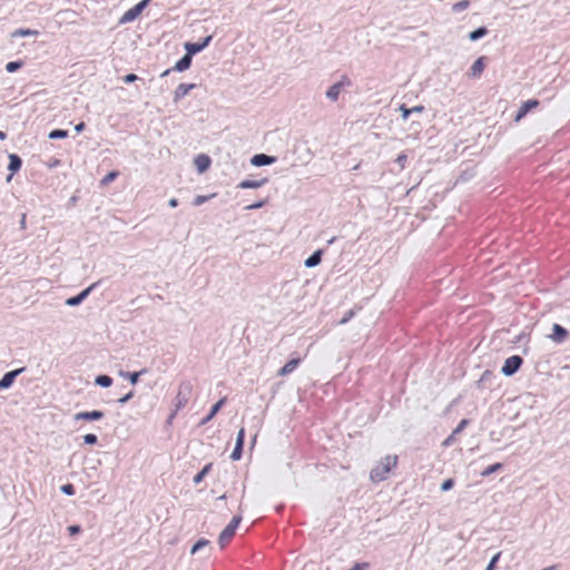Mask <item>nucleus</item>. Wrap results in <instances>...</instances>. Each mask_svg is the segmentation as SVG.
<instances>
[{
	"label": "nucleus",
	"mask_w": 570,
	"mask_h": 570,
	"mask_svg": "<svg viewBox=\"0 0 570 570\" xmlns=\"http://www.w3.org/2000/svg\"><path fill=\"white\" fill-rule=\"evenodd\" d=\"M397 455H385L371 470V481L379 483L387 479L389 473L397 465Z\"/></svg>",
	"instance_id": "1"
},
{
	"label": "nucleus",
	"mask_w": 570,
	"mask_h": 570,
	"mask_svg": "<svg viewBox=\"0 0 570 570\" xmlns=\"http://www.w3.org/2000/svg\"><path fill=\"white\" fill-rule=\"evenodd\" d=\"M242 522V515L236 514L233 517L230 522L224 528V530L220 532L218 537V543L222 549L226 547L228 541L235 535V532L237 528L239 527V523Z\"/></svg>",
	"instance_id": "2"
},
{
	"label": "nucleus",
	"mask_w": 570,
	"mask_h": 570,
	"mask_svg": "<svg viewBox=\"0 0 570 570\" xmlns=\"http://www.w3.org/2000/svg\"><path fill=\"white\" fill-rule=\"evenodd\" d=\"M193 394V384L189 381H184L180 383L177 395L175 397V407L176 411L185 407Z\"/></svg>",
	"instance_id": "3"
},
{
	"label": "nucleus",
	"mask_w": 570,
	"mask_h": 570,
	"mask_svg": "<svg viewBox=\"0 0 570 570\" xmlns=\"http://www.w3.org/2000/svg\"><path fill=\"white\" fill-rule=\"evenodd\" d=\"M351 86H352L351 79L346 75H343L341 77L340 81L335 82L334 85H332L326 90L325 96H326L327 99H330L331 101L335 102V101L338 100L341 91L344 88H347V87H351Z\"/></svg>",
	"instance_id": "4"
},
{
	"label": "nucleus",
	"mask_w": 570,
	"mask_h": 570,
	"mask_svg": "<svg viewBox=\"0 0 570 570\" xmlns=\"http://www.w3.org/2000/svg\"><path fill=\"white\" fill-rule=\"evenodd\" d=\"M522 364L523 358L520 355H512L504 361L501 373L508 377L512 376L521 368Z\"/></svg>",
	"instance_id": "5"
},
{
	"label": "nucleus",
	"mask_w": 570,
	"mask_h": 570,
	"mask_svg": "<svg viewBox=\"0 0 570 570\" xmlns=\"http://www.w3.org/2000/svg\"><path fill=\"white\" fill-rule=\"evenodd\" d=\"M146 8H147L146 3H144L142 1H139L138 3H136L132 8L127 10L121 16V18L119 19V23L120 24H125V23L132 22L134 20H136L141 14V12Z\"/></svg>",
	"instance_id": "6"
},
{
	"label": "nucleus",
	"mask_w": 570,
	"mask_h": 570,
	"mask_svg": "<svg viewBox=\"0 0 570 570\" xmlns=\"http://www.w3.org/2000/svg\"><path fill=\"white\" fill-rule=\"evenodd\" d=\"M99 283L100 282L92 283L90 286L86 287L77 295L67 298L65 304L70 307L80 305L90 295V293L99 285Z\"/></svg>",
	"instance_id": "7"
},
{
	"label": "nucleus",
	"mask_w": 570,
	"mask_h": 570,
	"mask_svg": "<svg viewBox=\"0 0 570 570\" xmlns=\"http://www.w3.org/2000/svg\"><path fill=\"white\" fill-rule=\"evenodd\" d=\"M212 40H213V35H209V36H206L205 38H203L198 42H185L184 48L186 51H188L189 53L195 56V55L199 53L200 51H203L205 48H207L209 46V43L212 42Z\"/></svg>",
	"instance_id": "8"
},
{
	"label": "nucleus",
	"mask_w": 570,
	"mask_h": 570,
	"mask_svg": "<svg viewBox=\"0 0 570 570\" xmlns=\"http://www.w3.org/2000/svg\"><path fill=\"white\" fill-rule=\"evenodd\" d=\"M26 367H19L4 373V375L0 380V391L10 389L14 383L17 376L23 373Z\"/></svg>",
	"instance_id": "9"
},
{
	"label": "nucleus",
	"mask_w": 570,
	"mask_h": 570,
	"mask_svg": "<svg viewBox=\"0 0 570 570\" xmlns=\"http://www.w3.org/2000/svg\"><path fill=\"white\" fill-rule=\"evenodd\" d=\"M244 443H245V429L242 428L237 433L236 443H235L234 450L232 451V454H230L232 461L240 460V458L243 455Z\"/></svg>",
	"instance_id": "10"
},
{
	"label": "nucleus",
	"mask_w": 570,
	"mask_h": 570,
	"mask_svg": "<svg viewBox=\"0 0 570 570\" xmlns=\"http://www.w3.org/2000/svg\"><path fill=\"white\" fill-rule=\"evenodd\" d=\"M105 417V413L100 410L82 411L73 415L75 421H99Z\"/></svg>",
	"instance_id": "11"
},
{
	"label": "nucleus",
	"mask_w": 570,
	"mask_h": 570,
	"mask_svg": "<svg viewBox=\"0 0 570 570\" xmlns=\"http://www.w3.org/2000/svg\"><path fill=\"white\" fill-rule=\"evenodd\" d=\"M495 379L497 375L492 371L485 370L476 381V387L479 390H491Z\"/></svg>",
	"instance_id": "12"
},
{
	"label": "nucleus",
	"mask_w": 570,
	"mask_h": 570,
	"mask_svg": "<svg viewBox=\"0 0 570 570\" xmlns=\"http://www.w3.org/2000/svg\"><path fill=\"white\" fill-rule=\"evenodd\" d=\"M540 105L537 99H529L524 101L514 116V121H520L525 115L532 109L537 108Z\"/></svg>",
	"instance_id": "13"
},
{
	"label": "nucleus",
	"mask_w": 570,
	"mask_h": 570,
	"mask_svg": "<svg viewBox=\"0 0 570 570\" xmlns=\"http://www.w3.org/2000/svg\"><path fill=\"white\" fill-rule=\"evenodd\" d=\"M22 166V159L17 154H10L9 155V164H8V170L10 171V175L7 177V181H10L12 176L17 174Z\"/></svg>",
	"instance_id": "14"
},
{
	"label": "nucleus",
	"mask_w": 570,
	"mask_h": 570,
	"mask_svg": "<svg viewBox=\"0 0 570 570\" xmlns=\"http://www.w3.org/2000/svg\"><path fill=\"white\" fill-rule=\"evenodd\" d=\"M276 161V157L266 154H256L250 158V164L255 167L272 165Z\"/></svg>",
	"instance_id": "15"
},
{
	"label": "nucleus",
	"mask_w": 570,
	"mask_h": 570,
	"mask_svg": "<svg viewBox=\"0 0 570 570\" xmlns=\"http://www.w3.org/2000/svg\"><path fill=\"white\" fill-rule=\"evenodd\" d=\"M569 336L568 330H566L560 324H553L552 326V333L549 335V337L556 342V343H562L566 341V338Z\"/></svg>",
	"instance_id": "16"
},
{
	"label": "nucleus",
	"mask_w": 570,
	"mask_h": 570,
	"mask_svg": "<svg viewBox=\"0 0 570 570\" xmlns=\"http://www.w3.org/2000/svg\"><path fill=\"white\" fill-rule=\"evenodd\" d=\"M194 163L198 173L202 174L205 173L210 167L212 159L206 154H199L195 157Z\"/></svg>",
	"instance_id": "17"
},
{
	"label": "nucleus",
	"mask_w": 570,
	"mask_h": 570,
	"mask_svg": "<svg viewBox=\"0 0 570 570\" xmlns=\"http://www.w3.org/2000/svg\"><path fill=\"white\" fill-rule=\"evenodd\" d=\"M268 178H262V179H244L238 185L237 188L240 189H256L265 184H267Z\"/></svg>",
	"instance_id": "18"
},
{
	"label": "nucleus",
	"mask_w": 570,
	"mask_h": 570,
	"mask_svg": "<svg viewBox=\"0 0 570 570\" xmlns=\"http://www.w3.org/2000/svg\"><path fill=\"white\" fill-rule=\"evenodd\" d=\"M193 57L194 56L191 53L186 51L185 55L175 63L173 69L177 72H183V71L189 69L191 66Z\"/></svg>",
	"instance_id": "19"
},
{
	"label": "nucleus",
	"mask_w": 570,
	"mask_h": 570,
	"mask_svg": "<svg viewBox=\"0 0 570 570\" xmlns=\"http://www.w3.org/2000/svg\"><path fill=\"white\" fill-rule=\"evenodd\" d=\"M485 59H487V57L482 56V57H479L473 62V65L471 66L470 71H469L470 77L479 78L482 75L484 67H485Z\"/></svg>",
	"instance_id": "20"
},
{
	"label": "nucleus",
	"mask_w": 570,
	"mask_h": 570,
	"mask_svg": "<svg viewBox=\"0 0 570 570\" xmlns=\"http://www.w3.org/2000/svg\"><path fill=\"white\" fill-rule=\"evenodd\" d=\"M194 88H196V83L178 85V87L174 91V102H178L179 100H181Z\"/></svg>",
	"instance_id": "21"
},
{
	"label": "nucleus",
	"mask_w": 570,
	"mask_h": 570,
	"mask_svg": "<svg viewBox=\"0 0 570 570\" xmlns=\"http://www.w3.org/2000/svg\"><path fill=\"white\" fill-rule=\"evenodd\" d=\"M226 402V397H222L220 400H218L210 409L209 413L204 416L200 422H199V425H205L207 424L209 421H212L214 419V416L219 412V410L223 407V405L225 404Z\"/></svg>",
	"instance_id": "22"
},
{
	"label": "nucleus",
	"mask_w": 570,
	"mask_h": 570,
	"mask_svg": "<svg viewBox=\"0 0 570 570\" xmlns=\"http://www.w3.org/2000/svg\"><path fill=\"white\" fill-rule=\"evenodd\" d=\"M322 256H323V249H316L312 255H309L305 259V262H304L305 267H307V268L316 267L317 265L321 264Z\"/></svg>",
	"instance_id": "23"
},
{
	"label": "nucleus",
	"mask_w": 570,
	"mask_h": 570,
	"mask_svg": "<svg viewBox=\"0 0 570 570\" xmlns=\"http://www.w3.org/2000/svg\"><path fill=\"white\" fill-rule=\"evenodd\" d=\"M299 363H301L299 357L292 358L287 363H285V365L283 367L279 368L277 374L279 376H286V375L291 374L298 366Z\"/></svg>",
	"instance_id": "24"
},
{
	"label": "nucleus",
	"mask_w": 570,
	"mask_h": 570,
	"mask_svg": "<svg viewBox=\"0 0 570 570\" xmlns=\"http://www.w3.org/2000/svg\"><path fill=\"white\" fill-rule=\"evenodd\" d=\"M146 372H147L146 368L138 371V372L119 371V375L124 379H127L131 385H136L139 381L140 375H142Z\"/></svg>",
	"instance_id": "25"
},
{
	"label": "nucleus",
	"mask_w": 570,
	"mask_h": 570,
	"mask_svg": "<svg viewBox=\"0 0 570 570\" xmlns=\"http://www.w3.org/2000/svg\"><path fill=\"white\" fill-rule=\"evenodd\" d=\"M489 33V29L484 26H481L474 30H472L470 33H469V40L470 41H478L480 40L481 38L485 37Z\"/></svg>",
	"instance_id": "26"
},
{
	"label": "nucleus",
	"mask_w": 570,
	"mask_h": 570,
	"mask_svg": "<svg viewBox=\"0 0 570 570\" xmlns=\"http://www.w3.org/2000/svg\"><path fill=\"white\" fill-rule=\"evenodd\" d=\"M112 377L107 374L96 376L95 384L101 387H109L112 385Z\"/></svg>",
	"instance_id": "27"
},
{
	"label": "nucleus",
	"mask_w": 570,
	"mask_h": 570,
	"mask_svg": "<svg viewBox=\"0 0 570 570\" xmlns=\"http://www.w3.org/2000/svg\"><path fill=\"white\" fill-rule=\"evenodd\" d=\"M213 463H207L203 466V469L194 476L193 482L195 484H199L204 478L212 470Z\"/></svg>",
	"instance_id": "28"
},
{
	"label": "nucleus",
	"mask_w": 570,
	"mask_h": 570,
	"mask_svg": "<svg viewBox=\"0 0 570 570\" xmlns=\"http://www.w3.org/2000/svg\"><path fill=\"white\" fill-rule=\"evenodd\" d=\"M39 31L33 29H24L19 28L12 32V37H29V36H38Z\"/></svg>",
	"instance_id": "29"
},
{
	"label": "nucleus",
	"mask_w": 570,
	"mask_h": 570,
	"mask_svg": "<svg viewBox=\"0 0 570 570\" xmlns=\"http://www.w3.org/2000/svg\"><path fill=\"white\" fill-rule=\"evenodd\" d=\"M68 137V130L65 129H53L49 132L48 138L56 140V139H65Z\"/></svg>",
	"instance_id": "30"
},
{
	"label": "nucleus",
	"mask_w": 570,
	"mask_h": 570,
	"mask_svg": "<svg viewBox=\"0 0 570 570\" xmlns=\"http://www.w3.org/2000/svg\"><path fill=\"white\" fill-rule=\"evenodd\" d=\"M22 66H23V61L22 60L9 61L6 65V70L9 73H13V72L18 71L19 69H21Z\"/></svg>",
	"instance_id": "31"
},
{
	"label": "nucleus",
	"mask_w": 570,
	"mask_h": 570,
	"mask_svg": "<svg viewBox=\"0 0 570 570\" xmlns=\"http://www.w3.org/2000/svg\"><path fill=\"white\" fill-rule=\"evenodd\" d=\"M209 540L205 539V538H200L199 540H197L194 546L191 547V550H190V553L191 554H195L196 552H198L200 549L209 546Z\"/></svg>",
	"instance_id": "32"
},
{
	"label": "nucleus",
	"mask_w": 570,
	"mask_h": 570,
	"mask_svg": "<svg viewBox=\"0 0 570 570\" xmlns=\"http://www.w3.org/2000/svg\"><path fill=\"white\" fill-rule=\"evenodd\" d=\"M216 196V194H210V195H197L194 200H193V205L194 206H200L203 205L204 203L208 202L209 199L214 198Z\"/></svg>",
	"instance_id": "33"
},
{
	"label": "nucleus",
	"mask_w": 570,
	"mask_h": 570,
	"mask_svg": "<svg viewBox=\"0 0 570 570\" xmlns=\"http://www.w3.org/2000/svg\"><path fill=\"white\" fill-rule=\"evenodd\" d=\"M503 468V464L502 463H494V464H491L489 465L485 470H483L481 472V475L482 476H489L491 475L492 473L501 470Z\"/></svg>",
	"instance_id": "34"
},
{
	"label": "nucleus",
	"mask_w": 570,
	"mask_h": 570,
	"mask_svg": "<svg viewBox=\"0 0 570 570\" xmlns=\"http://www.w3.org/2000/svg\"><path fill=\"white\" fill-rule=\"evenodd\" d=\"M469 6H470L469 0H461L452 6V11L458 13V12H461V11L468 9Z\"/></svg>",
	"instance_id": "35"
},
{
	"label": "nucleus",
	"mask_w": 570,
	"mask_h": 570,
	"mask_svg": "<svg viewBox=\"0 0 570 570\" xmlns=\"http://www.w3.org/2000/svg\"><path fill=\"white\" fill-rule=\"evenodd\" d=\"M119 173L116 170L109 171L102 179L101 185H108L118 177Z\"/></svg>",
	"instance_id": "36"
},
{
	"label": "nucleus",
	"mask_w": 570,
	"mask_h": 570,
	"mask_svg": "<svg viewBox=\"0 0 570 570\" xmlns=\"http://www.w3.org/2000/svg\"><path fill=\"white\" fill-rule=\"evenodd\" d=\"M60 491L66 495H73L76 493L75 485L72 483H66L60 487Z\"/></svg>",
	"instance_id": "37"
},
{
	"label": "nucleus",
	"mask_w": 570,
	"mask_h": 570,
	"mask_svg": "<svg viewBox=\"0 0 570 570\" xmlns=\"http://www.w3.org/2000/svg\"><path fill=\"white\" fill-rule=\"evenodd\" d=\"M267 204V198L261 199L256 203L245 206V210H254L264 207Z\"/></svg>",
	"instance_id": "38"
},
{
	"label": "nucleus",
	"mask_w": 570,
	"mask_h": 570,
	"mask_svg": "<svg viewBox=\"0 0 570 570\" xmlns=\"http://www.w3.org/2000/svg\"><path fill=\"white\" fill-rule=\"evenodd\" d=\"M83 443L87 445H95L98 443V436L94 433H88L83 435Z\"/></svg>",
	"instance_id": "39"
},
{
	"label": "nucleus",
	"mask_w": 570,
	"mask_h": 570,
	"mask_svg": "<svg viewBox=\"0 0 570 570\" xmlns=\"http://www.w3.org/2000/svg\"><path fill=\"white\" fill-rule=\"evenodd\" d=\"M453 487H454V480L449 478V479H445L441 483L440 489H441L442 492H446V491H450Z\"/></svg>",
	"instance_id": "40"
},
{
	"label": "nucleus",
	"mask_w": 570,
	"mask_h": 570,
	"mask_svg": "<svg viewBox=\"0 0 570 570\" xmlns=\"http://www.w3.org/2000/svg\"><path fill=\"white\" fill-rule=\"evenodd\" d=\"M469 423L470 421L468 419L461 420L458 426L453 430V434L461 433L469 425Z\"/></svg>",
	"instance_id": "41"
},
{
	"label": "nucleus",
	"mask_w": 570,
	"mask_h": 570,
	"mask_svg": "<svg viewBox=\"0 0 570 570\" xmlns=\"http://www.w3.org/2000/svg\"><path fill=\"white\" fill-rule=\"evenodd\" d=\"M500 556H501V553H500V552H498L497 554H494V556L491 558L490 562L488 563V566H487L485 570H494V568H495V566H497V562H498V561H499V559H500Z\"/></svg>",
	"instance_id": "42"
},
{
	"label": "nucleus",
	"mask_w": 570,
	"mask_h": 570,
	"mask_svg": "<svg viewBox=\"0 0 570 570\" xmlns=\"http://www.w3.org/2000/svg\"><path fill=\"white\" fill-rule=\"evenodd\" d=\"M135 395V392L131 390L129 391L127 394H125L124 396H121L120 399H118V403L119 404H125L127 402H129Z\"/></svg>",
	"instance_id": "43"
},
{
	"label": "nucleus",
	"mask_w": 570,
	"mask_h": 570,
	"mask_svg": "<svg viewBox=\"0 0 570 570\" xmlns=\"http://www.w3.org/2000/svg\"><path fill=\"white\" fill-rule=\"evenodd\" d=\"M69 535H76L81 532V527L79 524H72L67 528Z\"/></svg>",
	"instance_id": "44"
},
{
	"label": "nucleus",
	"mask_w": 570,
	"mask_h": 570,
	"mask_svg": "<svg viewBox=\"0 0 570 570\" xmlns=\"http://www.w3.org/2000/svg\"><path fill=\"white\" fill-rule=\"evenodd\" d=\"M354 315H355V311H354V309H348V311L344 314L343 318L340 321V324H345V323H347L350 320H352V318L354 317Z\"/></svg>",
	"instance_id": "45"
},
{
	"label": "nucleus",
	"mask_w": 570,
	"mask_h": 570,
	"mask_svg": "<svg viewBox=\"0 0 570 570\" xmlns=\"http://www.w3.org/2000/svg\"><path fill=\"white\" fill-rule=\"evenodd\" d=\"M400 110H401V112H402V118H403L404 120H406V119L410 117V115H412V114H411V109H410V108H407L405 105H401V106H400Z\"/></svg>",
	"instance_id": "46"
},
{
	"label": "nucleus",
	"mask_w": 570,
	"mask_h": 570,
	"mask_svg": "<svg viewBox=\"0 0 570 570\" xmlns=\"http://www.w3.org/2000/svg\"><path fill=\"white\" fill-rule=\"evenodd\" d=\"M122 80H124V82H125V83H131V82H134V81L138 80V76H137V75H135V73H128V75H126V76L122 78Z\"/></svg>",
	"instance_id": "47"
},
{
	"label": "nucleus",
	"mask_w": 570,
	"mask_h": 570,
	"mask_svg": "<svg viewBox=\"0 0 570 570\" xmlns=\"http://www.w3.org/2000/svg\"><path fill=\"white\" fill-rule=\"evenodd\" d=\"M407 160V156L405 154H400L396 158V163L402 167L404 168L405 166V163Z\"/></svg>",
	"instance_id": "48"
},
{
	"label": "nucleus",
	"mask_w": 570,
	"mask_h": 570,
	"mask_svg": "<svg viewBox=\"0 0 570 570\" xmlns=\"http://www.w3.org/2000/svg\"><path fill=\"white\" fill-rule=\"evenodd\" d=\"M20 228L26 229L27 228V214H22L20 222H19Z\"/></svg>",
	"instance_id": "49"
},
{
	"label": "nucleus",
	"mask_w": 570,
	"mask_h": 570,
	"mask_svg": "<svg viewBox=\"0 0 570 570\" xmlns=\"http://www.w3.org/2000/svg\"><path fill=\"white\" fill-rule=\"evenodd\" d=\"M85 128H86V124L83 121H81L75 126V130L77 134L82 132L85 130Z\"/></svg>",
	"instance_id": "50"
},
{
	"label": "nucleus",
	"mask_w": 570,
	"mask_h": 570,
	"mask_svg": "<svg viewBox=\"0 0 570 570\" xmlns=\"http://www.w3.org/2000/svg\"><path fill=\"white\" fill-rule=\"evenodd\" d=\"M411 109V114H419V112H422L424 110V107L422 105H417V106H414Z\"/></svg>",
	"instance_id": "51"
},
{
	"label": "nucleus",
	"mask_w": 570,
	"mask_h": 570,
	"mask_svg": "<svg viewBox=\"0 0 570 570\" xmlns=\"http://www.w3.org/2000/svg\"><path fill=\"white\" fill-rule=\"evenodd\" d=\"M169 207L175 208L178 206V199L177 198H170L168 202Z\"/></svg>",
	"instance_id": "52"
},
{
	"label": "nucleus",
	"mask_w": 570,
	"mask_h": 570,
	"mask_svg": "<svg viewBox=\"0 0 570 570\" xmlns=\"http://www.w3.org/2000/svg\"><path fill=\"white\" fill-rule=\"evenodd\" d=\"M454 435H455V434H453V433H452V434H451V435H450V436L444 441V444H445V445H449V444L451 443V441L453 440Z\"/></svg>",
	"instance_id": "53"
},
{
	"label": "nucleus",
	"mask_w": 570,
	"mask_h": 570,
	"mask_svg": "<svg viewBox=\"0 0 570 570\" xmlns=\"http://www.w3.org/2000/svg\"><path fill=\"white\" fill-rule=\"evenodd\" d=\"M174 70L173 68L171 69H166L161 75L160 77H166L170 73V71Z\"/></svg>",
	"instance_id": "54"
},
{
	"label": "nucleus",
	"mask_w": 570,
	"mask_h": 570,
	"mask_svg": "<svg viewBox=\"0 0 570 570\" xmlns=\"http://www.w3.org/2000/svg\"><path fill=\"white\" fill-rule=\"evenodd\" d=\"M7 138V134L4 131H0V140H4Z\"/></svg>",
	"instance_id": "55"
},
{
	"label": "nucleus",
	"mask_w": 570,
	"mask_h": 570,
	"mask_svg": "<svg viewBox=\"0 0 570 570\" xmlns=\"http://www.w3.org/2000/svg\"><path fill=\"white\" fill-rule=\"evenodd\" d=\"M557 567L558 566L554 564V566L547 567V568H544L542 570H554V569H557Z\"/></svg>",
	"instance_id": "56"
},
{
	"label": "nucleus",
	"mask_w": 570,
	"mask_h": 570,
	"mask_svg": "<svg viewBox=\"0 0 570 570\" xmlns=\"http://www.w3.org/2000/svg\"><path fill=\"white\" fill-rule=\"evenodd\" d=\"M335 239H336V237H332V238L327 242V244H330V245H331V244H333V243L335 242Z\"/></svg>",
	"instance_id": "57"
},
{
	"label": "nucleus",
	"mask_w": 570,
	"mask_h": 570,
	"mask_svg": "<svg viewBox=\"0 0 570 570\" xmlns=\"http://www.w3.org/2000/svg\"><path fill=\"white\" fill-rule=\"evenodd\" d=\"M523 337H524V335H523V334H520V335L517 337V342H520Z\"/></svg>",
	"instance_id": "58"
},
{
	"label": "nucleus",
	"mask_w": 570,
	"mask_h": 570,
	"mask_svg": "<svg viewBox=\"0 0 570 570\" xmlns=\"http://www.w3.org/2000/svg\"><path fill=\"white\" fill-rule=\"evenodd\" d=\"M144 3H146V6H148L150 3L151 0H141Z\"/></svg>",
	"instance_id": "59"
},
{
	"label": "nucleus",
	"mask_w": 570,
	"mask_h": 570,
	"mask_svg": "<svg viewBox=\"0 0 570 570\" xmlns=\"http://www.w3.org/2000/svg\"><path fill=\"white\" fill-rule=\"evenodd\" d=\"M219 500H225L226 499V494H223L218 498Z\"/></svg>",
	"instance_id": "60"
}]
</instances>
